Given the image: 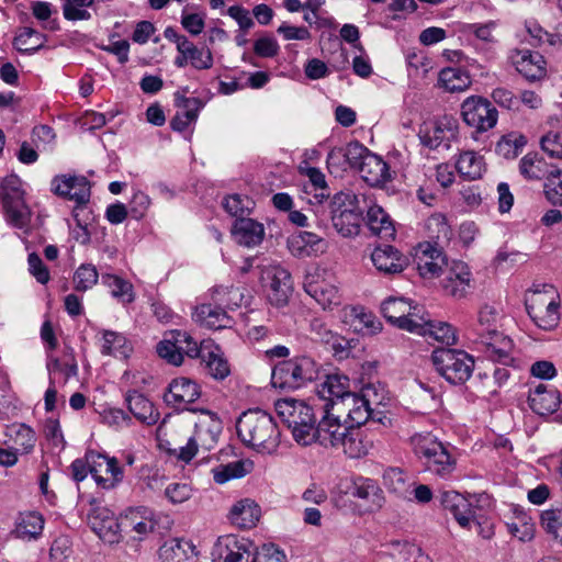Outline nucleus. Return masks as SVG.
Masks as SVG:
<instances>
[{"mask_svg":"<svg viewBox=\"0 0 562 562\" xmlns=\"http://www.w3.org/2000/svg\"><path fill=\"white\" fill-rule=\"evenodd\" d=\"M323 408L325 415L313 432V442H318L324 447H340L350 458H360L367 454L370 445L363 440L362 430L349 426L347 420L341 423L340 414H335V409L328 408V404Z\"/></svg>","mask_w":562,"mask_h":562,"instance_id":"obj_1","label":"nucleus"},{"mask_svg":"<svg viewBox=\"0 0 562 562\" xmlns=\"http://www.w3.org/2000/svg\"><path fill=\"white\" fill-rule=\"evenodd\" d=\"M497 311L494 306L484 305L477 314V322L469 333V337L481 346L485 356L492 361L510 366L513 341L498 330Z\"/></svg>","mask_w":562,"mask_h":562,"instance_id":"obj_2","label":"nucleus"},{"mask_svg":"<svg viewBox=\"0 0 562 562\" xmlns=\"http://www.w3.org/2000/svg\"><path fill=\"white\" fill-rule=\"evenodd\" d=\"M236 429L240 440L260 453L271 454L280 445L281 434L273 417L259 408L243 413Z\"/></svg>","mask_w":562,"mask_h":562,"instance_id":"obj_3","label":"nucleus"},{"mask_svg":"<svg viewBox=\"0 0 562 562\" xmlns=\"http://www.w3.org/2000/svg\"><path fill=\"white\" fill-rule=\"evenodd\" d=\"M409 446L424 470L440 479H450L457 470V458L430 431L415 432Z\"/></svg>","mask_w":562,"mask_h":562,"instance_id":"obj_4","label":"nucleus"},{"mask_svg":"<svg viewBox=\"0 0 562 562\" xmlns=\"http://www.w3.org/2000/svg\"><path fill=\"white\" fill-rule=\"evenodd\" d=\"M276 411L301 446L313 443L316 418L313 408L303 401L284 398L276 403Z\"/></svg>","mask_w":562,"mask_h":562,"instance_id":"obj_5","label":"nucleus"},{"mask_svg":"<svg viewBox=\"0 0 562 562\" xmlns=\"http://www.w3.org/2000/svg\"><path fill=\"white\" fill-rule=\"evenodd\" d=\"M321 366L308 356L294 357L274 366L271 382L274 387L296 390L315 381Z\"/></svg>","mask_w":562,"mask_h":562,"instance_id":"obj_6","label":"nucleus"},{"mask_svg":"<svg viewBox=\"0 0 562 562\" xmlns=\"http://www.w3.org/2000/svg\"><path fill=\"white\" fill-rule=\"evenodd\" d=\"M526 310L539 328L552 330L560 321V295L552 285L544 284L527 299Z\"/></svg>","mask_w":562,"mask_h":562,"instance_id":"obj_7","label":"nucleus"},{"mask_svg":"<svg viewBox=\"0 0 562 562\" xmlns=\"http://www.w3.org/2000/svg\"><path fill=\"white\" fill-rule=\"evenodd\" d=\"M431 361L437 372L453 385L467 382L474 368L473 358L459 349H436L432 351Z\"/></svg>","mask_w":562,"mask_h":562,"instance_id":"obj_8","label":"nucleus"},{"mask_svg":"<svg viewBox=\"0 0 562 562\" xmlns=\"http://www.w3.org/2000/svg\"><path fill=\"white\" fill-rule=\"evenodd\" d=\"M52 190L55 194L75 201L74 218L80 228H86L87 223L80 220V214L86 211V204L90 199V182L85 176L61 175L52 180Z\"/></svg>","mask_w":562,"mask_h":562,"instance_id":"obj_9","label":"nucleus"},{"mask_svg":"<svg viewBox=\"0 0 562 562\" xmlns=\"http://www.w3.org/2000/svg\"><path fill=\"white\" fill-rule=\"evenodd\" d=\"M461 117L475 132L484 133L497 124L498 112L487 99L471 95L461 104Z\"/></svg>","mask_w":562,"mask_h":562,"instance_id":"obj_10","label":"nucleus"},{"mask_svg":"<svg viewBox=\"0 0 562 562\" xmlns=\"http://www.w3.org/2000/svg\"><path fill=\"white\" fill-rule=\"evenodd\" d=\"M261 283L272 305L283 306L288 303L293 284L290 272L280 265H269L261 270Z\"/></svg>","mask_w":562,"mask_h":562,"instance_id":"obj_11","label":"nucleus"},{"mask_svg":"<svg viewBox=\"0 0 562 562\" xmlns=\"http://www.w3.org/2000/svg\"><path fill=\"white\" fill-rule=\"evenodd\" d=\"M458 134V121L453 116L443 115L431 123L424 124L419 128L418 137L424 146L437 149L440 146L449 148L451 142L457 139Z\"/></svg>","mask_w":562,"mask_h":562,"instance_id":"obj_12","label":"nucleus"},{"mask_svg":"<svg viewBox=\"0 0 562 562\" xmlns=\"http://www.w3.org/2000/svg\"><path fill=\"white\" fill-rule=\"evenodd\" d=\"M371 394H373V390L366 387L360 395L356 393L347 395L345 402H341L340 408L335 409V412L340 415L346 414L345 420H347L349 426L361 429V425L375 416L372 405L378 404V402L371 398Z\"/></svg>","mask_w":562,"mask_h":562,"instance_id":"obj_13","label":"nucleus"},{"mask_svg":"<svg viewBox=\"0 0 562 562\" xmlns=\"http://www.w3.org/2000/svg\"><path fill=\"white\" fill-rule=\"evenodd\" d=\"M254 543L244 537L225 535L212 550V562H251Z\"/></svg>","mask_w":562,"mask_h":562,"instance_id":"obj_14","label":"nucleus"},{"mask_svg":"<svg viewBox=\"0 0 562 562\" xmlns=\"http://www.w3.org/2000/svg\"><path fill=\"white\" fill-rule=\"evenodd\" d=\"M326 273V269L315 268L305 277L304 289L324 310H333L341 300L337 286L325 280Z\"/></svg>","mask_w":562,"mask_h":562,"instance_id":"obj_15","label":"nucleus"},{"mask_svg":"<svg viewBox=\"0 0 562 562\" xmlns=\"http://www.w3.org/2000/svg\"><path fill=\"white\" fill-rule=\"evenodd\" d=\"M91 509L88 515V522L91 529L105 543H117L120 541V524L114 513L102 506L95 499L90 503Z\"/></svg>","mask_w":562,"mask_h":562,"instance_id":"obj_16","label":"nucleus"},{"mask_svg":"<svg viewBox=\"0 0 562 562\" xmlns=\"http://www.w3.org/2000/svg\"><path fill=\"white\" fill-rule=\"evenodd\" d=\"M415 262L420 277L432 279L438 277L447 266V258L442 247L435 246L431 241H424L416 247Z\"/></svg>","mask_w":562,"mask_h":562,"instance_id":"obj_17","label":"nucleus"},{"mask_svg":"<svg viewBox=\"0 0 562 562\" xmlns=\"http://www.w3.org/2000/svg\"><path fill=\"white\" fill-rule=\"evenodd\" d=\"M472 273L463 261H453L441 281L446 294L454 299H463L472 288Z\"/></svg>","mask_w":562,"mask_h":562,"instance_id":"obj_18","label":"nucleus"},{"mask_svg":"<svg viewBox=\"0 0 562 562\" xmlns=\"http://www.w3.org/2000/svg\"><path fill=\"white\" fill-rule=\"evenodd\" d=\"M516 70L529 81L540 80L546 77V60L538 52L528 49H514L509 55Z\"/></svg>","mask_w":562,"mask_h":562,"instance_id":"obj_19","label":"nucleus"},{"mask_svg":"<svg viewBox=\"0 0 562 562\" xmlns=\"http://www.w3.org/2000/svg\"><path fill=\"white\" fill-rule=\"evenodd\" d=\"M351 394L350 380L341 373L326 375L325 381L317 387V395L325 401L324 406L328 404L330 409L340 408L345 397Z\"/></svg>","mask_w":562,"mask_h":562,"instance_id":"obj_20","label":"nucleus"},{"mask_svg":"<svg viewBox=\"0 0 562 562\" xmlns=\"http://www.w3.org/2000/svg\"><path fill=\"white\" fill-rule=\"evenodd\" d=\"M200 396V385L189 378L180 376L169 383L164 401L169 406L181 408L195 402Z\"/></svg>","mask_w":562,"mask_h":562,"instance_id":"obj_21","label":"nucleus"},{"mask_svg":"<svg viewBox=\"0 0 562 562\" xmlns=\"http://www.w3.org/2000/svg\"><path fill=\"white\" fill-rule=\"evenodd\" d=\"M371 261L378 272L384 276L400 274L408 266L407 257L390 245L374 248Z\"/></svg>","mask_w":562,"mask_h":562,"instance_id":"obj_22","label":"nucleus"},{"mask_svg":"<svg viewBox=\"0 0 562 562\" xmlns=\"http://www.w3.org/2000/svg\"><path fill=\"white\" fill-rule=\"evenodd\" d=\"M206 373L215 380H224L231 373L229 364L218 345L211 339H205L202 351V360Z\"/></svg>","mask_w":562,"mask_h":562,"instance_id":"obj_23","label":"nucleus"},{"mask_svg":"<svg viewBox=\"0 0 562 562\" xmlns=\"http://www.w3.org/2000/svg\"><path fill=\"white\" fill-rule=\"evenodd\" d=\"M46 369L49 375L50 384H55L56 375L63 376V383L66 384L70 378L78 374V364L71 347H66L61 359L48 352L46 357Z\"/></svg>","mask_w":562,"mask_h":562,"instance_id":"obj_24","label":"nucleus"},{"mask_svg":"<svg viewBox=\"0 0 562 562\" xmlns=\"http://www.w3.org/2000/svg\"><path fill=\"white\" fill-rule=\"evenodd\" d=\"M125 402L131 414L142 424L151 426L159 420V412L144 394L135 390L128 391L125 395Z\"/></svg>","mask_w":562,"mask_h":562,"instance_id":"obj_25","label":"nucleus"},{"mask_svg":"<svg viewBox=\"0 0 562 562\" xmlns=\"http://www.w3.org/2000/svg\"><path fill=\"white\" fill-rule=\"evenodd\" d=\"M519 171L527 180H541L551 176L560 177L562 170L550 167L538 153L526 154L519 162Z\"/></svg>","mask_w":562,"mask_h":562,"instance_id":"obj_26","label":"nucleus"},{"mask_svg":"<svg viewBox=\"0 0 562 562\" xmlns=\"http://www.w3.org/2000/svg\"><path fill=\"white\" fill-rule=\"evenodd\" d=\"M193 318L196 323L210 329L229 328L234 323L225 307L218 304H201L195 308Z\"/></svg>","mask_w":562,"mask_h":562,"instance_id":"obj_27","label":"nucleus"},{"mask_svg":"<svg viewBox=\"0 0 562 562\" xmlns=\"http://www.w3.org/2000/svg\"><path fill=\"white\" fill-rule=\"evenodd\" d=\"M528 403L536 414L549 415L558 409L560 394L554 389H549L544 384H538L535 389H530Z\"/></svg>","mask_w":562,"mask_h":562,"instance_id":"obj_28","label":"nucleus"},{"mask_svg":"<svg viewBox=\"0 0 562 562\" xmlns=\"http://www.w3.org/2000/svg\"><path fill=\"white\" fill-rule=\"evenodd\" d=\"M196 557L195 547L184 539L167 540L159 549L161 562H196Z\"/></svg>","mask_w":562,"mask_h":562,"instance_id":"obj_29","label":"nucleus"},{"mask_svg":"<svg viewBox=\"0 0 562 562\" xmlns=\"http://www.w3.org/2000/svg\"><path fill=\"white\" fill-rule=\"evenodd\" d=\"M232 235L238 244L254 247L262 241L265 228L262 224L252 218L240 217L234 222Z\"/></svg>","mask_w":562,"mask_h":562,"instance_id":"obj_30","label":"nucleus"},{"mask_svg":"<svg viewBox=\"0 0 562 562\" xmlns=\"http://www.w3.org/2000/svg\"><path fill=\"white\" fill-rule=\"evenodd\" d=\"M359 172L362 179L372 187L382 186L391 178L387 164L371 151L364 157Z\"/></svg>","mask_w":562,"mask_h":562,"instance_id":"obj_31","label":"nucleus"},{"mask_svg":"<svg viewBox=\"0 0 562 562\" xmlns=\"http://www.w3.org/2000/svg\"><path fill=\"white\" fill-rule=\"evenodd\" d=\"M260 515V507L255 501L243 498L232 506L229 519L240 528H252L259 521Z\"/></svg>","mask_w":562,"mask_h":562,"instance_id":"obj_32","label":"nucleus"},{"mask_svg":"<svg viewBox=\"0 0 562 562\" xmlns=\"http://www.w3.org/2000/svg\"><path fill=\"white\" fill-rule=\"evenodd\" d=\"M367 225L371 233L382 239H392L395 227L390 215L379 205H372L367 212Z\"/></svg>","mask_w":562,"mask_h":562,"instance_id":"obj_33","label":"nucleus"},{"mask_svg":"<svg viewBox=\"0 0 562 562\" xmlns=\"http://www.w3.org/2000/svg\"><path fill=\"white\" fill-rule=\"evenodd\" d=\"M218 436H213L205 429L195 427L194 435L189 438L186 446L180 448L179 459L190 462L196 454L198 448L211 450L217 442Z\"/></svg>","mask_w":562,"mask_h":562,"instance_id":"obj_34","label":"nucleus"},{"mask_svg":"<svg viewBox=\"0 0 562 562\" xmlns=\"http://www.w3.org/2000/svg\"><path fill=\"white\" fill-rule=\"evenodd\" d=\"M456 168L462 178L473 181L482 177L485 170V162L477 153L467 150L459 155Z\"/></svg>","mask_w":562,"mask_h":562,"instance_id":"obj_35","label":"nucleus"},{"mask_svg":"<svg viewBox=\"0 0 562 562\" xmlns=\"http://www.w3.org/2000/svg\"><path fill=\"white\" fill-rule=\"evenodd\" d=\"M44 518L36 512H27L19 515L14 533L20 539H36L43 531Z\"/></svg>","mask_w":562,"mask_h":562,"instance_id":"obj_36","label":"nucleus"},{"mask_svg":"<svg viewBox=\"0 0 562 562\" xmlns=\"http://www.w3.org/2000/svg\"><path fill=\"white\" fill-rule=\"evenodd\" d=\"M47 36L33 27H22L14 37L15 48L23 54L33 55L45 46Z\"/></svg>","mask_w":562,"mask_h":562,"instance_id":"obj_37","label":"nucleus"},{"mask_svg":"<svg viewBox=\"0 0 562 562\" xmlns=\"http://www.w3.org/2000/svg\"><path fill=\"white\" fill-rule=\"evenodd\" d=\"M102 283L110 290L112 296L120 302L124 304L134 302V286L130 281L116 274L105 273L102 276Z\"/></svg>","mask_w":562,"mask_h":562,"instance_id":"obj_38","label":"nucleus"},{"mask_svg":"<svg viewBox=\"0 0 562 562\" xmlns=\"http://www.w3.org/2000/svg\"><path fill=\"white\" fill-rule=\"evenodd\" d=\"M353 496L368 502L371 509L381 508L384 502L382 490L371 479H359L355 485Z\"/></svg>","mask_w":562,"mask_h":562,"instance_id":"obj_39","label":"nucleus"},{"mask_svg":"<svg viewBox=\"0 0 562 562\" xmlns=\"http://www.w3.org/2000/svg\"><path fill=\"white\" fill-rule=\"evenodd\" d=\"M411 311V302L404 297L390 296L381 304V313L392 325L398 328V324L407 317Z\"/></svg>","mask_w":562,"mask_h":562,"instance_id":"obj_40","label":"nucleus"},{"mask_svg":"<svg viewBox=\"0 0 562 562\" xmlns=\"http://www.w3.org/2000/svg\"><path fill=\"white\" fill-rule=\"evenodd\" d=\"M8 436L20 453H29L35 446L36 436L34 430L25 424H14L8 429Z\"/></svg>","mask_w":562,"mask_h":562,"instance_id":"obj_41","label":"nucleus"},{"mask_svg":"<svg viewBox=\"0 0 562 562\" xmlns=\"http://www.w3.org/2000/svg\"><path fill=\"white\" fill-rule=\"evenodd\" d=\"M333 226L344 237L358 235L361 222V210L357 212L330 213Z\"/></svg>","mask_w":562,"mask_h":562,"instance_id":"obj_42","label":"nucleus"},{"mask_svg":"<svg viewBox=\"0 0 562 562\" xmlns=\"http://www.w3.org/2000/svg\"><path fill=\"white\" fill-rule=\"evenodd\" d=\"M428 236L432 239V244L438 247H443L448 244L452 236V231L447 218L442 214H434L428 217L426 222Z\"/></svg>","mask_w":562,"mask_h":562,"instance_id":"obj_43","label":"nucleus"},{"mask_svg":"<svg viewBox=\"0 0 562 562\" xmlns=\"http://www.w3.org/2000/svg\"><path fill=\"white\" fill-rule=\"evenodd\" d=\"M178 53H184L189 63L195 69H210L213 66V56L209 48H199L191 41H182Z\"/></svg>","mask_w":562,"mask_h":562,"instance_id":"obj_44","label":"nucleus"},{"mask_svg":"<svg viewBox=\"0 0 562 562\" xmlns=\"http://www.w3.org/2000/svg\"><path fill=\"white\" fill-rule=\"evenodd\" d=\"M5 218L8 223L14 227L23 228L29 225L31 220V211L24 199L8 200L3 202Z\"/></svg>","mask_w":562,"mask_h":562,"instance_id":"obj_45","label":"nucleus"},{"mask_svg":"<svg viewBox=\"0 0 562 562\" xmlns=\"http://www.w3.org/2000/svg\"><path fill=\"white\" fill-rule=\"evenodd\" d=\"M180 349L181 346L178 344V337H176L175 330L167 333L165 338L158 342L156 347V351L160 358L177 367L183 363V356Z\"/></svg>","mask_w":562,"mask_h":562,"instance_id":"obj_46","label":"nucleus"},{"mask_svg":"<svg viewBox=\"0 0 562 562\" xmlns=\"http://www.w3.org/2000/svg\"><path fill=\"white\" fill-rule=\"evenodd\" d=\"M214 304L223 305L225 308L234 310L239 307L244 300V292L240 288L218 285L212 290Z\"/></svg>","mask_w":562,"mask_h":562,"instance_id":"obj_47","label":"nucleus"},{"mask_svg":"<svg viewBox=\"0 0 562 562\" xmlns=\"http://www.w3.org/2000/svg\"><path fill=\"white\" fill-rule=\"evenodd\" d=\"M439 81L450 92L463 91L471 85L470 76L464 70L451 67L440 71Z\"/></svg>","mask_w":562,"mask_h":562,"instance_id":"obj_48","label":"nucleus"},{"mask_svg":"<svg viewBox=\"0 0 562 562\" xmlns=\"http://www.w3.org/2000/svg\"><path fill=\"white\" fill-rule=\"evenodd\" d=\"M130 351L127 339L124 335L103 330L101 352L104 356L126 357Z\"/></svg>","mask_w":562,"mask_h":562,"instance_id":"obj_49","label":"nucleus"},{"mask_svg":"<svg viewBox=\"0 0 562 562\" xmlns=\"http://www.w3.org/2000/svg\"><path fill=\"white\" fill-rule=\"evenodd\" d=\"M311 330L317 341L328 345L336 353L345 350V339L327 328L321 319L311 323Z\"/></svg>","mask_w":562,"mask_h":562,"instance_id":"obj_50","label":"nucleus"},{"mask_svg":"<svg viewBox=\"0 0 562 562\" xmlns=\"http://www.w3.org/2000/svg\"><path fill=\"white\" fill-rule=\"evenodd\" d=\"M131 524L138 535H147L157 529V514L146 507H138L131 513Z\"/></svg>","mask_w":562,"mask_h":562,"instance_id":"obj_51","label":"nucleus"},{"mask_svg":"<svg viewBox=\"0 0 562 562\" xmlns=\"http://www.w3.org/2000/svg\"><path fill=\"white\" fill-rule=\"evenodd\" d=\"M527 138L520 133H509L504 135L496 144V151L506 159H514L526 146Z\"/></svg>","mask_w":562,"mask_h":562,"instance_id":"obj_52","label":"nucleus"},{"mask_svg":"<svg viewBox=\"0 0 562 562\" xmlns=\"http://www.w3.org/2000/svg\"><path fill=\"white\" fill-rule=\"evenodd\" d=\"M406 314L407 317H405L402 324H398V328L417 335L424 334L425 329H427V323L429 322L424 307L411 303V311Z\"/></svg>","mask_w":562,"mask_h":562,"instance_id":"obj_53","label":"nucleus"},{"mask_svg":"<svg viewBox=\"0 0 562 562\" xmlns=\"http://www.w3.org/2000/svg\"><path fill=\"white\" fill-rule=\"evenodd\" d=\"M250 468L251 462L249 461L229 462L214 470V481L218 484H224L232 479L243 477L250 471Z\"/></svg>","mask_w":562,"mask_h":562,"instance_id":"obj_54","label":"nucleus"},{"mask_svg":"<svg viewBox=\"0 0 562 562\" xmlns=\"http://www.w3.org/2000/svg\"><path fill=\"white\" fill-rule=\"evenodd\" d=\"M31 11L33 16L42 22L44 30L56 32L59 30V23L57 19H52L53 13L56 9L50 2L47 1H34L31 4Z\"/></svg>","mask_w":562,"mask_h":562,"instance_id":"obj_55","label":"nucleus"},{"mask_svg":"<svg viewBox=\"0 0 562 562\" xmlns=\"http://www.w3.org/2000/svg\"><path fill=\"white\" fill-rule=\"evenodd\" d=\"M63 15L67 21H88L91 19L87 8L91 7L94 0H61Z\"/></svg>","mask_w":562,"mask_h":562,"instance_id":"obj_56","label":"nucleus"},{"mask_svg":"<svg viewBox=\"0 0 562 562\" xmlns=\"http://www.w3.org/2000/svg\"><path fill=\"white\" fill-rule=\"evenodd\" d=\"M420 336L432 337L435 340L446 345H453L457 341L456 330L450 324L432 322L430 319L427 323V329Z\"/></svg>","mask_w":562,"mask_h":562,"instance_id":"obj_57","label":"nucleus"},{"mask_svg":"<svg viewBox=\"0 0 562 562\" xmlns=\"http://www.w3.org/2000/svg\"><path fill=\"white\" fill-rule=\"evenodd\" d=\"M330 213L360 211L358 195L351 190L336 193L330 201Z\"/></svg>","mask_w":562,"mask_h":562,"instance_id":"obj_58","label":"nucleus"},{"mask_svg":"<svg viewBox=\"0 0 562 562\" xmlns=\"http://www.w3.org/2000/svg\"><path fill=\"white\" fill-rule=\"evenodd\" d=\"M104 472L111 476H98L97 479V485L103 490H113L123 481V469L119 465L117 459L114 457L108 458Z\"/></svg>","mask_w":562,"mask_h":562,"instance_id":"obj_59","label":"nucleus"},{"mask_svg":"<svg viewBox=\"0 0 562 562\" xmlns=\"http://www.w3.org/2000/svg\"><path fill=\"white\" fill-rule=\"evenodd\" d=\"M99 273L91 263L81 265L74 274V284L77 291H87L97 284Z\"/></svg>","mask_w":562,"mask_h":562,"instance_id":"obj_60","label":"nucleus"},{"mask_svg":"<svg viewBox=\"0 0 562 562\" xmlns=\"http://www.w3.org/2000/svg\"><path fill=\"white\" fill-rule=\"evenodd\" d=\"M540 520L544 530L562 543V507L542 512Z\"/></svg>","mask_w":562,"mask_h":562,"instance_id":"obj_61","label":"nucleus"},{"mask_svg":"<svg viewBox=\"0 0 562 562\" xmlns=\"http://www.w3.org/2000/svg\"><path fill=\"white\" fill-rule=\"evenodd\" d=\"M225 211L237 218L244 217L249 214L254 206V202L245 195L232 194L225 198L223 202Z\"/></svg>","mask_w":562,"mask_h":562,"instance_id":"obj_62","label":"nucleus"},{"mask_svg":"<svg viewBox=\"0 0 562 562\" xmlns=\"http://www.w3.org/2000/svg\"><path fill=\"white\" fill-rule=\"evenodd\" d=\"M251 562H286V555L274 543H265L260 548L252 547Z\"/></svg>","mask_w":562,"mask_h":562,"instance_id":"obj_63","label":"nucleus"},{"mask_svg":"<svg viewBox=\"0 0 562 562\" xmlns=\"http://www.w3.org/2000/svg\"><path fill=\"white\" fill-rule=\"evenodd\" d=\"M150 204L151 199L149 195L140 190H136L133 193L127 206L131 217L137 221L144 218Z\"/></svg>","mask_w":562,"mask_h":562,"instance_id":"obj_64","label":"nucleus"}]
</instances>
